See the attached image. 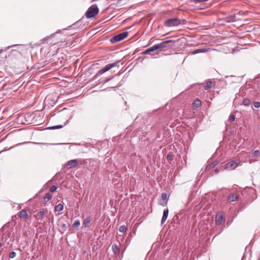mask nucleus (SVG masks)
<instances>
[{"mask_svg":"<svg viewBox=\"0 0 260 260\" xmlns=\"http://www.w3.org/2000/svg\"><path fill=\"white\" fill-rule=\"evenodd\" d=\"M119 63H120V61H117L115 62L110 63V64L106 65V66H105L104 68L100 69L98 71V73L94 76V78L95 79L98 75L103 74L105 73V72L110 70L111 69L116 67H118L119 64Z\"/></svg>","mask_w":260,"mask_h":260,"instance_id":"nucleus-1","label":"nucleus"},{"mask_svg":"<svg viewBox=\"0 0 260 260\" xmlns=\"http://www.w3.org/2000/svg\"><path fill=\"white\" fill-rule=\"evenodd\" d=\"M99 12V9L96 5H93L90 6L85 13L86 16L88 18L95 17Z\"/></svg>","mask_w":260,"mask_h":260,"instance_id":"nucleus-2","label":"nucleus"},{"mask_svg":"<svg viewBox=\"0 0 260 260\" xmlns=\"http://www.w3.org/2000/svg\"><path fill=\"white\" fill-rule=\"evenodd\" d=\"M181 23V20L177 18L169 19L165 21V25L168 27L178 26Z\"/></svg>","mask_w":260,"mask_h":260,"instance_id":"nucleus-3","label":"nucleus"},{"mask_svg":"<svg viewBox=\"0 0 260 260\" xmlns=\"http://www.w3.org/2000/svg\"><path fill=\"white\" fill-rule=\"evenodd\" d=\"M127 35H128L127 31H125V32H122V33H120V34L114 36L113 37H112L111 39V42L112 43H117V42H119V41L122 40L123 39H125L127 36Z\"/></svg>","mask_w":260,"mask_h":260,"instance_id":"nucleus-4","label":"nucleus"},{"mask_svg":"<svg viewBox=\"0 0 260 260\" xmlns=\"http://www.w3.org/2000/svg\"><path fill=\"white\" fill-rule=\"evenodd\" d=\"M172 42V40H168L164 41L159 44H155L154 45L155 51L158 50L159 51H161L164 50V48L166 47V43H170Z\"/></svg>","mask_w":260,"mask_h":260,"instance_id":"nucleus-5","label":"nucleus"},{"mask_svg":"<svg viewBox=\"0 0 260 260\" xmlns=\"http://www.w3.org/2000/svg\"><path fill=\"white\" fill-rule=\"evenodd\" d=\"M159 204L162 206H166L168 203V196L166 193H162L161 198L158 201Z\"/></svg>","mask_w":260,"mask_h":260,"instance_id":"nucleus-6","label":"nucleus"},{"mask_svg":"<svg viewBox=\"0 0 260 260\" xmlns=\"http://www.w3.org/2000/svg\"><path fill=\"white\" fill-rule=\"evenodd\" d=\"M238 165V163L235 161H231L225 165V169L229 170H233Z\"/></svg>","mask_w":260,"mask_h":260,"instance_id":"nucleus-7","label":"nucleus"},{"mask_svg":"<svg viewBox=\"0 0 260 260\" xmlns=\"http://www.w3.org/2000/svg\"><path fill=\"white\" fill-rule=\"evenodd\" d=\"M78 162L77 159H72L67 162V167L68 169L76 167L78 166Z\"/></svg>","mask_w":260,"mask_h":260,"instance_id":"nucleus-8","label":"nucleus"},{"mask_svg":"<svg viewBox=\"0 0 260 260\" xmlns=\"http://www.w3.org/2000/svg\"><path fill=\"white\" fill-rule=\"evenodd\" d=\"M209 50V48H201L194 50L193 51H190V53L191 54H196L200 53H205Z\"/></svg>","mask_w":260,"mask_h":260,"instance_id":"nucleus-9","label":"nucleus"},{"mask_svg":"<svg viewBox=\"0 0 260 260\" xmlns=\"http://www.w3.org/2000/svg\"><path fill=\"white\" fill-rule=\"evenodd\" d=\"M228 199L230 202H234L238 200L239 196L236 193H231L229 195Z\"/></svg>","mask_w":260,"mask_h":260,"instance_id":"nucleus-10","label":"nucleus"},{"mask_svg":"<svg viewBox=\"0 0 260 260\" xmlns=\"http://www.w3.org/2000/svg\"><path fill=\"white\" fill-rule=\"evenodd\" d=\"M44 214V211L43 210H40L35 214L34 216L37 220H43Z\"/></svg>","mask_w":260,"mask_h":260,"instance_id":"nucleus-11","label":"nucleus"},{"mask_svg":"<svg viewBox=\"0 0 260 260\" xmlns=\"http://www.w3.org/2000/svg\"><path fill=\"white\" fill-rule=\"evenodd\" d=\"M169 214V209H165L163 212V215L161 218V223L162 224L167 220Z\"/></svg>","mask_w":260,"mask_h":260,"instance_id":"nucleus-12","label":"nucleus"},{"mask_svg":"<svg viewBox=\"0 0 260 260\" xmlns=\"http://www.w3.org/2000/svg\"><path fill=\"white\" fill-rule=\"evenodd\" d=\"M91 221V218L90 217L88 216L86 217L83 222V224L85 228H88L90 226V222Z\"/></svg>","mask_w":260,"mask_h":260,"instance_id":"nucleus-13","label":"nucleus"},{"mask_svg":"<svg viewBox=\"0 0 260 260\" xmlns=\"http://www.w3.org/2000/svg\"><path fill=\"white\" fill-rule=\"evenodd\" d=\"M223 20L224 22L228 23L233 22L237 21L235 16L226 17L223 19Z\"/></svg>","mask_w":260,"mask_h":260,"instance_id":"nucleus-14","label":"nucleus"},{"mask_svg":"<svg viewBox=\"0 0 260 260\" xmlns=\"http://www.w3.org/2000/svg\"><path fill=\"white\" fill-rule=\"evenodd\" d=\"M20 218L26 219L28 218V214L25 210L20 211L18 214Z\"/></svg>","mask_w":260,"mask_h":260,"instance_id":"nucleus-15","label":"nucleus"},{"mask_svg":"<svg viewBox=\"0 0 260 260\" xmlns=\"http://www.w3.org/2000/svg\"><path fill=\"white\" fill-rule=\"evenodd\" d=\"M214 86V83L210 81L206 82L204 83V88L206 90L211 89Z\"/></svg>","mask_w":260,"mask_h":260,"instance_id":"nucleus-16","label":"nucleus"},{"mask_svg":"<svg viewBox=\"0 0 260 260\" xmlns=\"http://www.w3.org/2000/svg\"><path fill=\"white\" fill-rule=\"evenodd\" d=\"M223 221V216L221 215H217L215 218L216 223L218 225L221 224Z\"/></svg>","mask_w":260,"mask_h":260,"instance_id":"nucleus-17","label":"nucleus"},{"mask_svg":"<svg viewBox=\"0 0 260 260\" xmlns=\"http://www.w3.org/2000/svg\"><path fill=\"white\" fill-rule=\"evenodd\" d=\"M112 249L113 253L115 254H117L119 252V248L116 244L112 245Z\"/></svg>","mask_w":260,"mask_h":260,"instance_id":"nucleus-18","label":"nucleus"},{"mask_svg":"<svg viewBox=\"0 0 260 260\" xmlns=\"http://www.w3.org/2000/svg\"><path fill=\"white\" fill-rule=\"evenodd\" d=\"M63 209V205L62 204H58L55 207V211L56 212H60Z\"/></svg>","mask_w":260,"mask_h":260,"instance_id":"nucleus-19","label":"nucleus"},{"mask_svg":"<svg viewBox=\"0 0 260 260\" xmlns=\"http://www.w3.org/2000/svg\"><path fill=\"white\" fill-rule=\"evenodd\" d=\"M155 51V48H154V45L153 46H152L151 47L146 49V50H145L144 51L142 52L141 53L142 54H148L151 52H153V51Z\"/></svg>","mask_w":260,"mask_h":260,"instance_id":"nucleus-20","label":"nucleus"},{"mask_svg":"<svg viewBox=\"0 0 260 260\" xmlns=\"http://www.w3.org/2000/svg\"><path fill=\"white\" fill-rule=\"evenodd\" d=\"M52 198V195L50 193H47L45 194L44 198V201L45 202H48Z\"/></svg>","mask_w":260,"mask_h":260,"instance_id":"nucleus-21","label":"nucleus"},{"mask_svg":"<svg viewBox=\"0 0 260 260\" xmlns=\"http://www.w3.org/2000/svg\"><path fill=\"white\" fill-rule=\"evenodd\" d=\"M217 162L216 161H215L207 165L206 167V170H209L210 169L214 168L217 165Z\"/></svg>","mask_w":260,"mask_h":260,"instance_id":"nucleus-22","label":"nucleus"},{"mask_svg":"<svg viewBox=\"0 0 260 260\" xmlns=\"http://www.w3.org/2000/svg\"><path fill=\"white\" fill-rule=\"evenodd\" d=\"M80 225V221L79 219L75 220L73 224V227L74 228H77Z\"/></svg>","mask_w":260,"mask_h":260,"instance_id":"nucleus-23","label":"nucleus"},{"mask_svg":"<svg viewBox=\"0 0 260 260\" xmlns=\"http://www.w3.org/2000/svg\"><path fill=\"white\" fill-rule=\"evenodd\" d=\"M119 231L121 233H125L127 231V227L125 225H121L119 227Z\"/></svg>","mask_w":260,"mask_h":260,"instance_id":"nucleus-24","label":"nucleus"},{"mask_svg":"<svg viewBox=\"0 0 260 260\" xmlns=\"http://www.w3.org/2000/svg\"><path fill=\"white\" fill-rule=\"evenodd\" d=\"M193 105L196 107H199L201 105V101L200 100H196L193 102Z\"/></svg>","mask_w":260,"mask_h":260,"instance_id":"nucleus-25","label":"nucleus"},{"mask_svg":"<svg viewBox=\"0 0 260 260\" xmlns=\"http://www.w3.org/2000/svg\"><path fill=\"white\" fill-rule=\"evenodd\" d=\"M243 104L244 105L248 106L250 104V101L249 99L245 98L243 101Z\"/></svg>","mask_w":260,"mask_h":260,"instance_id":"nucleus-26","label":"nucleus"},{"mask_svg":"<svg viewBox=\"0 0 260 260\" xmlns=\"http://www.w3.org/2000/svg\"><path fill=\"white\" fill-rule=\"evenodd\" d=\"M54 35H55V34H51L50 36H47V37H46L45 38H44L43 39V41H44V42H47V41H48L49 39H51V38H52V37H54Z\"/></svg>","mask_w":260,"mask_h":260,"instance_id":"nucleus-27","label":"nucleus"},{"mask_svg":"<svg viewBox=\"0 0 260 260\" xmlns=\"http://www.w3.org/2000/svg\"><path fill=\"white\" fill-rule=\"evenodd\" d=\"M57 189V186L56 185H52L49 188L50 191L52 192H55Z\"/></svg>","mask_w":260,"mask_h":260,"instance_id":"nucleus-28","label":"nucleus"},{"mask_svg":"<svg viewBox=\"0 0 260 260\" xmlns=\"http://www.w3.org/2000/svg\"><path fill=\"white\" fill-rule=\"evenodd\" d=\"M62 125H56V126H52V127H49L48 128L50 129H59V128H62Z\"/></svg>","mask_w":260,"mask_h":260,"instance_id":"nucleus-29","label":"nucleus"},{"mask_svg":"<svg viewBox=\"0 0 260 260\" xmlns=\"http://www.w3.org/2000/svg\"><path fill=\"white\" fill-rule=\"evenodd\" d=\"M260 155V151L258 150H256L253 152V155L255 157H258Z\"/></svg>","mask_w":260,"mask_h":260,"instance_id":"nucleus-30","label":"nucleus"},{"mask_svg":"<svg viewBox=\"0 0 260 260\" xmlns=\"http://www.w3.org/2000/svg\"><path fill=\"white\" fill-rule=\"evenodd\" d=\"M16 252L13 251V252H11L10 253V254H9V257L10 258H14L16 256Z\"/></svg>","mask_w":260,"mask_h":260,"instance_id":"nucleus-31","label":"nucleus"},{"mask_svg":"<svg viewBox=\"0 0 260 260\" xmlns=\"http://www.w3.org/2000/svg\"><path fill=\"white\" fill-rule=\"evenodd\" d=\"M229 120L231 122H233L235 120V116L233 114H231L229 117Z\"/></svg>","mask_w":260,"mask_h":260,"instance_id":"nucleus-32","label":"nucleus"},{"mask_svg":"<svg viewBox=\"0 0 260 260\" xmlns=\"http://www.w3.org/2000/svg\"><path fill=\"white\" fill-rule=\"evenodd\" d=\"M254 107L256 108H258L260 107V102H255L253 104Z\"/></svg>","mask_w":260,"mask_h":260,"instance_id":"nucleus-33","label":"nucleus"},{"mask_svg":"<svg viewBox=\"0 0 260 260\" xmlns=\"http://www.w3.org/2000/svg\"><path fill=\"white\" fill-rule=\"evenodd\" d=\"M114 78V76H112L111 77H110V78L107 79L105 82L103 83V84H105V83H106L107 82H109V81L111 80L113 78Z\"/></svg>","mask_w":260,"mask_h":260,"instance_id":"nucleus-34","label":"nucleus"},{"mask_svg":"<svg viewBox=\"0 0 260 260\" xmlns=\"http://www.w3.org/2000/svg\"><path fill=\"white\" fill-rule=\"evenodd\" d=\"M167 158L168 160H171L173 159V156L171 154H168L167 156Z\"/></svg>","mask_w":260,"mask_h":260,"instance_id":"nucleus-35","label":"nucleus"},{"mask_svg":"<svg viewBox=\"0 0 260 260\" xmlns=\"http://www.w3.org/2000/svg\"><path fill=\"white\" fill-rule=\"evenodd\" d=\"M219 170L218 169H216L214 170V172H215V173H218L219 172Z\"/></svg>","mask_w":260,"mask_h":260,"instance_id":"nucleus-36","label":"nucleus"},{"mask_svg":"<svg viewBox=\"0 0 260 260\" xmlns=\"http://www.w3.org/2000/svg\"><path fill=\"white\" fill-rule=\"evenodd\" d=\"M66 226V224H62V227H65Z\"/></svg>","mask_w":260,"mask_h":260,"instance_id":"nucleus-37","label":"nucleus"},{"mask_svg":"<svg viewBox=\"0 0 260 260\" xmlns=\"http://www.w3.org/2000/svg\"><path fill=\"white\" fill-rule=\"evenodd\" d=\"M2 52V50L0 49V54Z\"/></svg>","mask_w":260,"mask_h":260,"instance_id":"nucleus-38","label":"nucleus"}]
</instances>
